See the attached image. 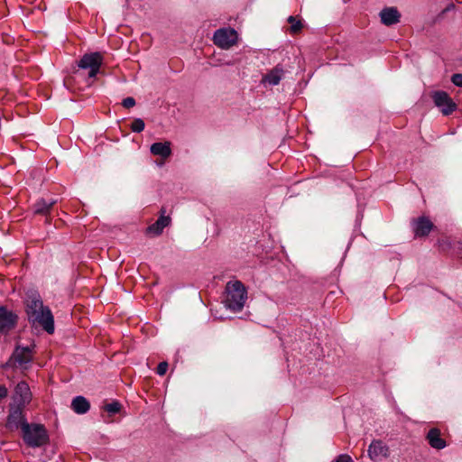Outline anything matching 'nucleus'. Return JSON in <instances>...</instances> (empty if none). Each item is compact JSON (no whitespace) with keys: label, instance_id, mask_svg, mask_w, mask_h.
Instances as JSON below:
<instances>
[{"label":"nucleus","instance_id":"a878e982","mask_svg":"<svg viewBox=\"0 0 462 462\" xmlns=\"http://www.w3.org/2000/svg\"><path fill=\"white\" fill-rule=\"evenodd\" d=\"M9 391L8 388L5 384L0 383V402L6 399L8 396Z\"/></svg>","mask_w":462,"mask_h":462},{"label":"nucleus","instance_id":"b1692460","mask_svg":"<svg viewBox=\"0 0 462 462\" xmlns=\"http://www.w3.org/2000/svg\"><path fill=\"white\" fill-rule=\"evenodd\" d=\"M168 370V363L161 362L157 366V374L159 375H164Z\"/></svg>","mask_w":462,"mask_h":462},{"label":"nucleus","instance_id":"2eb2a0df","mask_svg":"<svg viewBox=\"0 0 462 462\" xmlns=\"http://www.w3.org/2000/svg\"><path fill=\"white\" fill-rule=\"evenodd\" d=\"M431 448L436 449H442L446 447V441L440 437L439 430L433 428L430 430L426 437Z\"/></svg>","mask_w":462,"mask_h":462},{"label":"nucleus","instance_id":"1a4fd4ad","mask_svg":"<svg viewBox=\"0 0 462 462\" xmlns=\"http://www.w3.org/2000/svg\"><path fill=\"white\" fill-rule=\"evenodd\" d=\"M368 457L374 462L381 461L389 457V448L381 440H373L368 447Z\"/></svg>","mask_w":462,"mask_h":462},{"label":"nucleus","instance_id":"dca6fc26","mask_svg":"<svg viewBox=\"0 0 462 462\" xmlns=\"http://www.w3.org/2000/svg\"><path fill=\"white\" fill-rule=\"evenodd\" d=\"M72 410L78 414H85L90 409L89 402L83 396H77L71 402Z\"/></svg>","mask_w":462,"mask_h":462},{"label":"nucleus","instance_id":"f03ea898","mask_svg":"<svg viewBox=\"0 0 462 462\" xmlns=\"http://www.w3.org/2000/svg\"><path fill=\"white\" fill-rule=\"evenodd\" d=\"M226 307L234 311H241L247 300V291L240 281H231L226 285Z\"/></svg>","mask_w":462,"mask_h":462},{"label":"nucleus","instance_id":"20e7f679","mask_svg":"<svg viewBox=\"0 0 462 462\" xmlns=\"http://www.w3.org/2000/svg\"><path fill=\"white\" fill-rule=\"evenodd\" d=\"M32 399V393L29 384L24 382H19L14 388L9 404L25 408Z\"/></svg>","mask_w":462,"mask_h":462},{"label":"nucleus","instance_id":"aec40b11","mask_svg":"<svg viewBox=\"0 0 462 462\" xmlns=\"http://www.w3.org/2000/svg\"><path fill=\"white\" fill-rule=\"evenodd\" d=\"M287 21L291 24L290 32L291 33H298L302 29L303 25L301 21L297 20L294 16H289Z\"/></svg>","mask_w":462,"mask_h":462},{"label":"nucleus","instance_id":"ddd939ff","mask_svg":"<svg viewBox=\"0 0 462 462\" xmlns=\"http://www.w3.org/2000/svg\"><path fill=\"white\" fill-rule=\"evenodd\" d=\"M284 73L282 66L278 64L263 77L262 82L270 86H277L283 78Z\"/></svg>","mask_w":462,"mask_h":462},{"label":"nucleus","instance_id":"39448f33","mask_svg":"<svg viewBox=\"0 0 462 462\" xmlns=\"http://www.w3.org/2000/svg\"><path fill=\"white\" fill-rule=\"evenodd\" d=\"M102 63L103 56L99 52H91L83 55L78 66L81 69H88V79H93L99 72Z\"/></svg>","mask_w":462,"mask_h":462},{"label":"nucleus","instance_id":"423d86ee","mask_svg":"<svg viewBox=\"0 0 462 462\" xmlns=\"http://www.w3.org/2000/svg\"><path fill=\"white\" fill-rule=\"evenodd\" d=\"M434 105L440 110L444 116L452 114L457 108V104L452 100L449 95L442 90L434 91L431 94Z\"/></svg>","mask_w":462,"mask_h":462},{"label":"nucleus","instance_id":"4468645a","mask_svg":"<svg viewBox=\"0 0 462 462\" xmlns=\"http://www.w3.org/2000/svg\"><path fill=\"white\" fill-rule=\"evenodd\" d=\"M164 213L165 210L163 209L162 216L157 219V221L147 227V234L158 236L162 233L163 229L171 224V217L164 216Z\"/></svg>","mask_w":462,"mask_h":462},{"label":"nucleus","instance_id":"7c9ffc66","mask_svg":"<svg viewBox=\"0 0 462 462\" xmlns=\"http://www.w3.org/2000/svg\"><path fill=\"white\" fill-rule=\"evenodd\" d=\"M158 165H162L163 162H156Z\"/></svg>","mask_w":462,"mask_h":462},{"label":"nucleus","instance_id":"7ed1b4c3","mask_svg":"<svg viewBox=\"0 0 462 462\" xmlns=\"http://www.w3.org/2000/svg\"><path fill=\"white\" fill-rule=\"evenodd\" d=\"M23 439L31 448H40L49 441V436L45 427L42 424H23Z\"/></svg>","mask_w":462,"mask_h":462},{"label":"nucleus","instance_id":"9b49d317","mask_svg":"<svg viewBox=\"0 0 462 462\" xmlns=\"http://www.w3.org/2000/svg\"><path fill=\"white\" fill-rule=\"evenodd\" d=\"M433 223L425 217H420L413 221V231L415 236H426L433 228Z\"/></svg>","mask_w":462,"mask_h":462},{"label":"nucleus","instance_id":"6ab92c4d","mask_svg":"<svg viewBox=\"0 0 462 462\" xmlns=\"http://www.w3.org/2000/svg\"><path fill=\"white\" fill-rule=\"evenodd\" d=\"M151 152L164 159L171 155V146H151Z\"/></svg>","mask_w":462,"mask_h":462},{"label":"nucleus","instance_id":"f257e3e1","mask_svg":"<svg viewBox=\"0 0 462 462\" xmlns=\"http://www.w3.org/2000/svg\"><path fill=\"white\" fill-rule=\"evenodd\" d=\"M26 313L30 322L39 324L47 333L54 332V318L49 307L44 306L40 295L32 292L27 295Z\"/></svg>","mask_w":462,"mask_h":462},{"label":"nucleus","instance_id":"f3484780","mask_svg":"<svg viewBox=\"0 0 462 462\" xmlns=\"http://www.w3.org/2000/svg\"><path fill=\"white\" fill-rule=\"evenodd\" d=\"M13 357L21 365L28 364L32 360L31 350L29 347H17L13 354Z\"/></svg>","mask_w":462,"mask_h":462},{"label":"nucleus","instance_id":"0eeeda50","mask_svg":"<svg viewBox=\"0 0 462 462\" xmlns=\"http://www.w3.org/2000/svg\"><path fill=\"white\" fill-rule=\"evenodd\" d=\"M214 43L221 49L227 50L237 42V32L232 28H222L215 32Z\"/></svg>","mask_w":462,"mask_h":462},{"label":"nucleus","instance_id":"6e6552de","mask_svg":"<svg viewBox=\"0 0 462 462\" xmlns=\"http://www.w3.org/2000/svg\"><path fill=\"white\" fill-rule=\"evenodd\" d=\"M23 407L9 404V413L7 416L5 426L10 430H15L21 428L23 430V424H29L23 414Z\"/></svg>","mask_w":462,"mask_h":462},{"label":"nucleus","instance_id":"4be33fe9","mask_svg":"<svg viewBox=\"0 0 462 462\" xmlns=\"http://www.w3.org/2000/svg\"><path fill=\"white\" fill-rule=\"evenodd\" d=\"M144 122L143 120L140 119V118H137V119H134L132 124H131V129L134 131V132H136V133H140L142 132L143 129H144Z\"/></svg>","mask_w":462,"mask_h":462},{"label":"nucleus","instance_id":"cd10ccee","mask_svg":"<svg viewBox=\"0 0 462 462\" xmlns=\"http://www.w3.org/2000/svg\"><path fill=\"white\" fill-rule=\"evenodd\" d=\"M456 9V5L454 4H449L448 5L444 10L442 11L443 14H446V13H448V12H451V11H454Z\"/></svg>","mask_w":462,"mask_h":462},{"label":"nucleus","instance_id":"393cba45","mask_svg":"<svg viewBox=\"0 0 462 462\" xmlns=\"http://www.w3.org/2000/svg\"><path fill=\"white\" fill-rule=\"evenodd\" d=\"M122 105L125 108H131L135 106V100L134 97H128L123 99Z\"/></svg>","mask_w":462,"mask_h":462},{"label":"nucleus","instance_id":"5701e85b","mask_svg":"<svg viewBox=\"0 0 462 462\" xmlns=\"http://www.w3.org/2000/svg\"><path fill=\"white\" fill-rule=\"evenodd\" d=\"M451 82L457 87L462 88V74L455 73L451 76Z\"/></svg>","mask_w":462,"mask_h":462},{"label":"nucleus","instance_id":"f8f14e48","mask_svg":"<svg viewBox=\"0 0 462 462\" xmlns=\"http://www.w3.org/2000/svg\"><path fill=\"white\" fill-rule=\"evenodd\" d=\"M381 22L387 26L400 22L401 14L396 7H385L380 12Z\"/></svg>","mask_w":462,"mask_h":462},{"label":"nucleus","instance_id":"c756f323","mask_svg":"<svg viewBox=\"0 0 462 462\" xmlns=\"http://www.w3.org/2000/svg\"><path fill=\"white\" fill-rule=\"evenodd\" d=\"M75 74H76L77 76H80V72H79V70H78V71H75Z\"/></svg>","mask_w":462,"mask_h":462},{"label":"nucleus","instance_id":"bb28decb","mask_svg":"<svg viewBox=\"0 0 462 462\" xmlns=\"http://www.w3.org/2000/svg\"><path fill=\"white\" fill-rule=\"evenodd\" d=\"M335 462H354L353 459L351 458L350 456L348 455H346V454H342V455H339L337 459L335 460Z\"/></svg>","mask_w":462,"mask_h":462},{"label":"nucleus","instance_id":"9d476101","mask_svg":"<svg viewBox=\"0 0 462 462\" xmlns=\"http://www.w3.org/2000/svg\"><path fill=\"white\" fill-rule=\"evenodd\" d=\"M17 322V316L12 312L7 310L5 307H0V332L3 334H7L10 330H12Z\"/></svg>","mask_w":462,"mask_h":462},{"label":"nucleus","instance_id":"412c9836","mask_svg":"<svg viewBox=\"0 0 462 462\" xmlns=\"http://www.w3.org/2000/svg\"><path fill=\"white\" fill-rule=\"evenodd\" d=\"M104 409L111 414H116L120 411L121 404L118 402H112L105 405Z\"/></svg>","mask_w":462,"mask_h":462},{"label":"nucleus","instance_id":"c85d7f7f","mask_svg":"<svg viewBox=\"0 0 462 462\" xmlns=\"http://www.w3.org/2000/svg\"><path fill=\"white\" fill-rule=\"evenodd\" d=\"M152 144H156V145H159V144H171V143H169V142H165V143L158 142V143H153Z\"/></svg>","mask_w":462,"mask_h":462},{"label":"nucleus","instance_id":"a211bd4d","mask_svg":"<svg viewBox=\"0 0 462 462\" xmlns=\"http://www.w3.org/2000/svg\"><path fill=\"white\" fill-rule=\"evenodd\" d=\"M56 203V200L47 201L43 199L38 200L34 206L33 210L35 214L46 215L50 212L51 207Z\"/></svg>","mask_w":462,"mask_h":462}]
</instances>
